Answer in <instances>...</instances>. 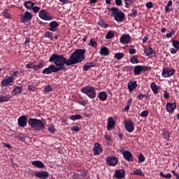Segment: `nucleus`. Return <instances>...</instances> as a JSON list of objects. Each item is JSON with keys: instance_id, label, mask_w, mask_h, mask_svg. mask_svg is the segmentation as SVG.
<instances>
[{"instance_id": "obj_51", "label": "nucleus", "mask_w": 179, "mask_h": 179, "mask_svg": "<svg viewBox=\"0 0 179 179\" xmlns=\"http://www.w3.org/2000/svg\"><path fill=\"white\" fill-rule=\"evenodd\" d=\"M176 34V31L173 29H171V32H169V34H166V37H167V38H170L171 37H173V36H174Z\"/></svg>"}, {"instance_id": "obj_32", "label": "nucleus", "mask_w": 179, "mask_h": 179, "mask_svg": "<svg viewBox=\"0 0 179 179\" xmlns=\"http://www.w3.org/2000/svg\"><path fill=\"white\" fill-rule=\"evenodd\" d=\"M36 4L31 1H24V6L28 10H30L33 8V6H34Z\"/></svg>"}, {"instance_id": "obj_5", "label": "nucleus", "mask_w": 179, "mask_h": 179, "mask_svg": "<svg viewBox=\"0 0 179 179\" xmlns=\"http://www.w3.org/2000/svg\"><path fill=\"white\" fill-rule=\"evenodd\" d=\"M33 19V14L29 11H25L23 14L20 15V23H29Z\"/></svg>"}, {"instance_id": "obj_40", "label": "nucleus", "mask_w": 179, "mask_h": 179, "mask_svg": "<svg viewBox=\"0 0 179 179\" xmlns=\"http://www.w3.org/2000/svg\"><path fill=\"white\" fill-rule=\"evenodd\" d=\"M10 99V96H0V103H5L6 101H9Z\"/></svg>"}, {"instance_id": "obj_34", "label": "nucleus", "mask_w": 179, "mask_h": 179, "mask_svg": "<svg viewBox=\"0 0 179 179\" xmlns=\"http://www.w3.org/2000/svg\"><path fill=\"white\" fill-rule=\"evenodd\" d=\"M20 74V73H19L17 71H10L9 73L10 77L14 80L16 79L15 78H19Z\"/></svg>"}, {"instance_id": "obj_45", "label": "nucleus", "mask_w": 179, "mask_h": 179, "mask_svg": "<svg viewBox=\"0 0 179 179\" xmlns=\"http://www.w3.org/2000/svg\"><path fill=\"white\" fill-rule=\"evenodd\" d=\"M113 37H114V31H109L106 36V40H110Z\"/></svg>"}, {"instance_id": "obj_50", "label": "nucleus", "mask_w": 179, "mask_h": 179, "mask_svg": "<svg viewBox=\"0 0 179 179\" xmlns=\"http://www.w3.org/2000/svg\"><path fill=\"white\" fill-rule=\"evenodd\" d=\"M40 9H41V8L37 6H34L31 8L34 13H38V12H40Z\"/></svg>"}, {"instance_id": "obj_28", "label": "nucleus", "mask_w": 179, "mask_h": 179, "mask_svg": "<svg viewBox=\"0 0 179 179\" xmlns=\"http://www.w3.org/2000/svg\"><path fill=\"white\" fill-rule=\"evenodd\" d=\"M31 164L38 169H44L45 167V165L40 161H33Z\"/></svg>"}, {"instance_id": "obj_11", "label": "nucleus", "mask_w": 179, "mask_h": 179, "mask_svg": "<svg viewBox=\"0 0 179 179\" xmlns=\"http://www.w3.org/2000/svg\"><path fill=\"white\" fill-rule=\"evenodd\" d=\"M173 73H176V69L164 68L162 70V76L163 78H170V76H173Z\"/></svg>"}, {"instance_id": "obj_54", "label": "nucleus", "mask_w": 179, "mask_h": 179, "mask_svg": "<svg viewBox=\"0 0 179 179\" xmlns=\"http://www.w3.org/2000/svg\"><path fill=\"white\" fill-rule=\"evenodd\" d=\"M44 92L45 93H48L50 92H52V88L51 87V85H48L44 88Z\"/></svg>"}, {"instance_id": "obj_43", "label": "nucleus", "mask_w": 179, "mask_h": 179, "mask_svg": "<svg viewBox=\"0 0 179 179\" xmlns=\"http://www.w3.org/2000/svg\"><path fill=\"white\" fill-rule=\"evenodd\" d=\"M70 120H71L72 121H76V120H82V115H73L70 117Z\"/></svg>"}, {"instance_id": "obj_22", "label": "nucleus", "mask_w": 179, "mask_h": 179, "mask_svg": "<svg viewBox=\"0 0 179 179\" xmlns=\"http://www.w3.org/2000/svg\"><path fill=\"white\" fill-rule=\"evenodd\" d=\"M114 176L117 179L124 178V177H125V170L118 169L115 171Z\"/></svg>"}, {"instance_id": "obj_29", "label": "nucleus", "mask_w": 179, "mask_h": 179, "mask_svg": "<svg viewBox=\"0 0 179 179\" xmlns=\"http://www.w3.org/2000/svg\"><path fill=\"white\" fill-rule=\"evenodd\" d=\"M150 87L154 94H157V93H159V86H157L156 83L155 82L151 83Z\"/></svg>"}, {"instance_id": "obj_21", "label": "nucleus", "mask_w": 179, "mask_h": 179, "mask_svg": "<svg viewBox=\"0 0 179 179\" xmlns=\"http://www.w3.org/2000/svg\"><path fill=\"white\" fill-rule=\"evenodd\" d=\"M59 27V24L57 21H52L49 23L50 31H57V30H58Z\"/></svg>"}, {"instance_id": "obj_9", "label": "nucleus", "mask_w": 179, "mask_h": 179, "mask_svg": "<svg viewBox=\"0 0 179 179\" xmlns=\"http://www.w3.org/2000/svg\"><path fill=\"white\" fill-rule=\"evenodd\" d=\"M38 16L43 20H52V15L47 10H41L38 13Z\"/></svg>"}, {"instance_id": "obj_3", "label": "nucleus", "mask_w": 179, "mask_h": 179, "mask_svg": "<svg viewBox=\"0 0 179 179\" xmlns=\"http://www.w3.org/2000/svg\"><path fill=\"white\" fill-rule=\"evenodd\" d=\"M111 11V15L114 17L116 22H123L125 19V14L118 8L112 7L110 8Z\"/></svg>"}, {"instance_id": "obj_6", "label": "nucleus", "mask_w": 179, "mask_h": 179, "mask_svg": "<svg viewBox=\"0 0 179 179\" xmlns=\"http://www.w3.org/2000/svg\"><path fill=\"white\" fill-rule=\"evenodd\" d=\"M44 67V62H41L37 65L33 62H29V64H26V68L28 69H34V71H40L42 68Z\"/></svg>"}, {"instance_id": "obj_13", "label": "nucleus", "mask_w": 179, "mask_h": 179, "mask_svg": "<svg viewBox=\"0 0 179 179\" xmlns=\"http://www.w3.org/2000/svg\"><path fill=\"white\" fill-rule=\"evenodd\" d=\"M124 128L127 132H134L135 127L134 126V122L132 120H125Z\"/></svg>"}, {"instance_id": "obj_23", "label": "nucleus", "mask_w": 179, "mask_h": 179, "mask_svg": "<svg viewBox=\"0 0 179 179\" xmlns=\"http://www.w3.org/2000/svg\"><path fill=\"white\" fill-rule=\"evenodd\" d=\"M15 80L9 76H8L6 78L2 80L1 81V85L3 86V87H6L10 85V83H13V81Z\"/></svg>"}, {"instance_id": "obj_30", "label": "nucleus", "mask_w": 179, "mask_h": 179, "mask_svg": "<svg viewBox=\"0 0 179 179\" xmlns=\"http://www.w3.org/2000/svg\"><path fill=\"white\" fill-rule=\"evenodd\" d=\"M100 55L107 57L110 54V50L106 47L101 48L99 50Z\"/></svg>"}, {"instance_id": "obj_59", "label": "nucleus", "mask_w": 179, "mask_h": 179, "mask_svg": "<svg viewBox=\"0 0 179 179\" xmlns=\"http://www.w3.org/2000/svg\"><path fill=\"white\" fill-rule=\"evenodd\" d=\"M146 8H148V9H151V8H153V3L152 2H148L145 4Z\"/></svg>"}, {"instance_id": "obj_2", "label": "nucleus", "mask_w": 179, "mask_h": 179, "mask_svg": "<svg viewBox=\"0 0 179 179\" xmlns=\"http://www.w3.org/2000/svg\"><path fill=\"white\" fill-rule=\"evenodd\" d=\"M28 124L31 128L35 129V131H41L45 128V124L41 120L36 118H29L28 120Z\"/></svg>"}, {"instance_id": "obj_14", "label": "nucleus", "mask_w": 179, "mask_h": 179, "mask_svg": "<svg viewBox=\"0 0 179 179\" xmlns=\"http://www.w3.org/2000/svg\"><path fill=\"white\" fill-rule=\"evenodd\" d=\"M35 177L40 179H48L50 174L45 171H39L34 173Z\"/></svg>"}, {"instance_id": "obj_61", "label": "nucleus", "mask_w": 179, "mask_h": 179, "mask_svg": "<svg viewBox=\"0 0 179 179\" xmlns=\"http://www.w3.org/2000/svg\"><path fill=\"white\" fill-rule=\"evenodd\" d=\"M115 3L117 6H121L122 5V0H115Z\"/></svg>"}, {"instance_id": "obj_15", "label": "nucleus", "mask_w": 179, "mask_h": 179, "mask_svg": "<svg viewBox=\"0 0 179 179\" xmlns=\"http://www.w3.org/2000/svg\"><path fill=\"white\" fill-rule=\"evenodd\" d=\"M123 157L127 162H134V155L128 150H123L122 152Z\"/></svg>"}, {"instance_id": "obj_49", "label": "nucleus", "mask_w": 179, "mask_h": 179, "mask_svg": "<svg viewBox=\"0 0 179 179\" xmlns=\"http://www.w3.org/2000/svg\"><path fill=\"white\" fill-rule=\"evenodd\" d=\"M136 15H138V10L136 9H132L131 13L129 14V16H130V17H135Z\"/></svg>"}, {"instance_id": "obj_64", "label": "nucleus", "mask_w": 179, "mask_h": 179, "mask_svg": "<svg viewBox=\"0 0 179 179\" xmlns=\"http://www.w3.org/2000/svg\"><path fill=\"white\" fill-rule=\"evenodd\" d=\"M145 97L144 94L142 93H140L138 96H137V99H139V100H143V98Z\"/></svg>"}, {"instance_id": "obj_1", "label": "nucleus", "mask_w": 179, "mask_h": 179, "mask_svg": "<svg viewBox=\"0 0 179 179\" xmlns=\"http://www.w3.org/2000/svg\"><path fill=\"white\" fill-rule=\"evenodd\" d=\"M85 54H86V50L76 49L68 59L64 57V55L52 54L49 58V62H54L57 69L65 71V65L69 66L83 62L85 59Z\"/></svg>"}, {"instance_id": "obj_31", "label": "nucleus", "mask_w": 179, "mask_h": 179, "mask_svg": "<svg viewBox=\"0 0 179 179\" xmlns=\"http://www.w3.org/2000/svg\"><path fill=\"white\" fill-rule=\"evenodd\" d=\"M131 104H132V98H129L127 101V106L123 108L124 113H129V108H131Z\"/></svg>"}, {"instance_id": "obj_38", "label": "nucleus", "mask_w": 179, "mask_h": 179, "mask_svg": "<svg viewBox=\"0 0 179 179\" xmlns=\"http://www.w3.org/2000/svg\"><path fill=\"white\" fill-rule=\"evenodd\" d=\"M125 57V54L123 52H117L114 55V58L115 59H117V61H120V59H122Z\"/></svg>"}, {"instance_id": "obj_18", "label": "nucleus", "mask_w": 179, "mask_h": 179, "mask_svg": "<svg viewBox=\"0 0 179 179\" xmlns=\"http://www.w3.org/2000/svg\"><path fill=\"white\" fill-rule=\"evenodd\" d=\"M172 45L174 48H171V54H177V52L179 51V41L175 39L172 40Z\"/></svg>"}, {"instance_id": "obj_33", "label": "nucleus", "mask_w": 179, "mask_h": 179, "mask_svg": "<svg viewBox=\"0 0 179 179\" xmlns=\"http://www.w3.org/2000/svg\"><path fill=\"white\" fill-rule=\"evenodd\" d=\"M107 97H108L107 92L103 91L99 92V98L101 101H106V100H107Z\"/></svg>"}, {"instance_id": "obj_16", "label": "nucleus", "mask_w": 179, "mask_h": 179, "mask_svg": "<svg viewBox=\"0 0 179 179\" xmlns=\"http://www.w3.org/2000/svg\"><path fill=\"white\" fill-rule=\"evenodd\" d=\"M18 125L21 128H24L27 125V116L22 115L17 120Z\"/></svg>"}, {"instance_id": "obj_52", "label": "nucleus", "mask_w": 179, "mask_h": 179, "mask_svg": "<svg viewBox=\"0 0 179 179\" xmlns=\"http://www.w3.org/2000/svg\"><path fill=\"white\" fill-rule=\"evenodd\" d=\"M148 115H149V110H143L141 113V117H145V118H146V117H148Z\"/></svg>"}, {"instance_id": "obj_63", "label": "nucleus", "mask_w": 179, "mask_h": 179, "mask_svg": "<svg viewBox=\"0 0 179 179\" xmlns=\"http://www.w3.org/2000/svg\"><path fill=\"white\" fill-rule=\"evenodd\" d=\"M170 97V93L167 92L166 91L164 93V98L169 99Z\"/></svg>"}, {"instance_id": "obj_47", "label": "nucleus", "mask_w": 179, "mask_h": 179, "mask_svg": "<svg viewBox=\"0 0 179 179\" xmlns=\"http://www.w3.org/2000/svg\"><path fill=\"white\" fill-rule=\"evenodd\" d=\"M145 156H143V154L141 153L138 157V163H143L145 162Z\"/></svg>"}, {"instance_id": "obj_4", "label": "nucleus", "mask_w": 179, "mask_h": 179, "mask_svg": "<svg viewBox=\"0 0 179 179\" xmlns=\"http://www.w3.org/2000/svg\"><path fill=\"white\" fill-rule=\"evenodd\" d=\"M81 93L86 94L89 99H96V96H97L96 88L90 85L83 87L81 89Z\"/></svg>"}, {"instance_id": "obj_12", "label": "nucleus", "mask_w": 179, "mask_h": 179, "mask_svg": "<svg viewBox=\"0 0 179 179\" xmlns=\"http://www.w3.org/2000/svg\"><path fill=\"white\" fill-rule=\"evenodd\" d=\"M106 163L107 166L114 167V166H117V164H118V158H117V157H106Z\"/></svg>"}, {"instance_id": "obj_37", "label": "nucleus", "mask_w": 179, "mask_h": 179, "mask_svg": "<svg viewBox=\"0 0 179 179\" xmlns=\"http://www.w3.org/2000/svg\"><path fill=\"white\" fill-rule=\"evenodd\" d=\"M170 133L169 132V131L164 129L163 132H162V136L164 138V139H166V141H170Z\"/></svg>"}, {"instance_id": "obj_35", "label": "nucleus", "mask_w": 179, "mask_h": 179, "mask_svg": "<svg viewBox=\"0 0 179 179\" xmlns=\"http://www.w3.org/2000/svg\"><path fill=\"white\" fill-rule=\"evenodd\" d=\"M131 174L132 176H140L141 177H145V174H143L142 170L139 169H136L134 171H133V173Z\"/></svg>"}, {"instance_id": "obj_39", "label": "nucleus", "mask_w": 179, "mask_h": 179, "mask_svg": "<svg viewBox=\"0 0 179 179\" xmlns=\"http://www.w3.org/2000/svg\"><path fill=\"white\" fill-rule=\"evenodd\" d=\"M170 6H173V1L169 0L166 4V6H165V12L166 13H169V12H171V9H170Z\"/></svg>"}, {"instance_id": "obj_55", "label": "nucleus", "mask_w": 179, "mask_h": 179, "mask_svg": "<svg viewBox=\"0 0 179 179\" xmlns=\"http://www.w3.org/2000/svg\"><path fill=\"white\" fill-rule=\"evenodd\" d=\"M71 131H73L74 132H79L80 131V128L78 126H73L71 128Z\"/></svg>"}, {"instance_id": "obj_58", "label": "nucleus", "mask_w": 179, "mask_h": 179, "mask_svg": "<svg viewBox=\"0 0 179 179\" xmlns=\"http://www.w3.org/2000/svg\"><path fill=\"white\" fill-rule=\"evenodd\" d=\"M3 16H4L6 19H10V16L9 15V13H8V11H3Z\"/></svg>"}, {"instance_id": "obj_7", "label": "nucleus", "mask_w": 179, "mask_h": 179, "mask_svg": "<svg viewBox=\"0 0 179 179\" xmlns=\"http://www.w3.org/2000/svg\"><path fill=\"white\" fill-rule=\"evenodd\" d=\"M59 71L60 70L57 68V66L51 64L48 68L43 69L42 73L45 75H50V73H57V72H59Z\"/></svg>"}, {"instance_id": "obj_60", "label": "nucleus", "mask_w": 179, "mask_h": 179, "mask_svg": "<svg viewBox=\"0 0 179 179\" xmlns=\"http://www.w3.org/2000/svg\"><path fill=\"white\" fill-rule=\"evenodd\" d=\"M129 52L130 55H134V54L136 53V49L130 48V50H129Z\"/></svg>"}, {"instance_id": "obj_57", "label": "nucleus", "mask_w": 179, "mask_h": 179, "mask_svg": "<svg viewBox=\"0 0 179 179\" xmlns=\"http://www.w3.org/2000/svg\"><path fill=\"white\" fill-rule=\"evenodd\" d=\"M105 139H106V141H107L108 143H110V142H111V136H110L108 134H106Z\"/></svg>"}, {"instance_id": "obj_53", "label": "nucleus", "mask_w": 179, "mask_h": 179, "mask_svg": "<svg viewBox=\"0 0 179 179\" xmlns=\"http://www.w3.org/2000/svg\"><path fill=\"white\" fill-rule=\"evenodd\" d=\"M48 130L51 134H54L55 132V127H54L53 124H51L50 126H49Z\"/></svg>"}, {"instance_id": "obj_17", "label": "nucleus", "mask_w": 179, "mask_h": 179, "mask_svg": "<svg viewBox=\"0 0 179 179\" xmlns=\"http://www.w3.org/2000/svg\"><path fill=\"white\" fill-rule=\"evenodd\" d=\"M92 152L94 156H97V155H100V153L103 152V148L101 147V145L99 143H95Z\"/></svg>"}, {"instance_id": "obj_48", "label": "nucleus", "mask_w": 179, "mask_h": 179, "mask_svg": "<svg viewBox=\"0 0 179 179\" xmlns=\"http://www.w3.org/2000/svg\"><path fill=\"white\" fill-rule=\"evenodd\" d=\"M160 177H162L163 178H171V173H167L164 175L163 172L159 173Z\"/></svg>"}, {"instance_id": "obj_41", "label": "nucleus", "mask_w": 179, "mask_h": 179, "mask_svg": "<svg viewBox=\"0 0 179 179\" xmlns=\"http://www.w3.org/2000/svg\"><path fill=\"white\" fill-rule=\"evenodd\" d=\"M125 5H127L126 8H129V6H134V3L135 1L134 0H124Z\"/></svg>"}, {"instance_id": "obj_20", "label": "nucleus", "mask_w": 179, "mask_h": 179, "mask_svg": "<svg viewBox=\"0 0 179 179\" xmlns=\"http://www.w3.org/2000/svg\"><path fill=\"white\" fill-rule=\"evenodd\" d=\"M177 108V105L176 104V102L174 103H167L166 106V110L167 113H174V110Z\"/></svg>"}, {"instance_id": "obj_8", "label": "nucleus", "mask_w": 179, "mask_h": 179, "mask_svg": "<svg viewBox=\"0 0 179 179\" xmlns=\"http://www.w3.org/2000/svg\"><path fill=\"white\" fill-rule=\"evenodd\" d=\"M151 68L148 66L137 65L134 66V73L136 76L141 75V72L150 71Z\"/></svg>"}, {"instance_id": "obj_25", "label": "nucleus", "mask_w": 179, "mask_h": 179, "mask_svg": "<svg viewBox=\"0 0 179 179\" xmlns=\"http://www.w3.org/2000/svg\"><path fill=\"white\" fill-rule=\"evenodd\" d=\"M22 90H23L22 86H14L11 92V94L12 96H17V94L22 93Z\"/></svg>"}, {"instance_id": "obj_42", "label": "nucleus", "mask_w": 179, "mask_h": 179, "mask_svg": "<svg viewBox=\"0 0 179 179\" xmlns=\"http://www.w3.org/2000/svg\"><path fill=\"white\" fill-rule=\"evenodd\" d=\"M98 24L101 27H103V29H107V27H108V24H106L104 20H99V22H98Z\"/></svg>"}, {"instance_id": "obj_36", "label": "nucleus", "mask_w": 179, "mask_h": 179, "mask_svg": "<svg viewBox=\"0 0 179 179\" xmlns=\"http://www.w3.org/2000/svg\"><path fill=\"white\" fill-rule=\"evenodd\" d=\"M54 34L52 32L50 31H45L44 34H43V37H45V38H50V40H54Z\"/></svg>"}, {"instance_id": "obj_44", "label": "nucleus", "mask_w": 179, "mask_h": 179, "mask_svg": "<svg viewBox=\"0 0 179 179\" xmlns=\"http://www.w3.org/2000/svg\"><path fill=\"white\" fill-rule=\"evenodd\" d=\"M89 45L92 47V48H97V42L93 39H90Z\"/></svg>"}, {"instance_id": "obj_26", "label": "nucleus", "mask_w": 179, "mask_h": 179, "mask_svg": "<svg viewBox=\"0 0 179 179\" xmlns=\"http://www.w3.org/2000/svg\"><path fill=\"white\" fill-rule=\"evenodd\" d=\"M97 65V62H87L84 66H83V69L85 71H89L90 68H94Z\"/></svg>"}, {"instance_id": "obj_46", "label": "nucleus", "mask_w": 179, "mask_h": 179, "mask_svg": "<svg viewBox=\"0 0 179 179\" xmlns=\"http://www.w3.org/2000/svg\"><path fill=\"white\" fill-rule=\"evenodd\" d=\"M130 62L131 64H139V60H138V57L136 56H133L131 59H130Z\"/></svg>"}, {"instance_id": "obj_19", "label": "nucleus", "mask_w": 179, "mask_h": 179, "mask_svg": "<svg viewBox=\"0 0 179 179\" xmlns=\"http://www.w3.org/2000/svg\"><path fill=\"white\" fill-rule=\"evenodd\" d=\"M138 87V84L136 83V80H130L127 83V89L129 93H132L134 89Z\"/></svg>"}, {"instance_id": "obj_24", "label": "nucleus", "mask_w": 179, "mask_h": 179, "mask_svg": "<svg viewBox=\"0 0 179 179\" xmlns=\"http://www.w3.org/2000/svg\"><path fill=\"white\" fill-rule=\"evenodd\" d=\"M131 41V36L128 34H123L120 37V42L121 44H128Z\"/></svg>"}, {"instance_id": "obj_56", "label": "nucleus", "mask_w": 179, "mask_h": 179, "mask_svg": "<svg viewBox=\"0 0 179 179\" xmlns=\"http://www.w3.org/2000/svg\"><path fill=\"white\" fill-rule=\"evenodd\" d=\"M28 90L29 92H34V90H36V86L34 85H29Z\"/></svg>"}, {"instance_id": "obj_10", "label": "nucleus", "mask_w": 179, "mask_h": 179, "mask_svg": "<svg viewBox=\"0 0 179 179\" xmlns=\"http://www.w3.org/2000/svg\"><path fill=\"white\" fill-rule=\"evenodd\" d=\"M143 47L144 48V54H145V55H147L148 58H153V55L154 57H156V52L153 50V48H152V47L149 45L148 46L143 45Z\"/></svg>"}, {"instance_id": "obj_27", "label": "nucleus", "mask_w": 179, "mask_h": 179, "mask_svg": "<svg viewBox=\"0 0 179 179\" xmlns=\"http://www.w3.org/2000/svg\"><path fill=\"white\" fill-rule=\"evenodd\" d=\"M114 127H115V121H114V119L110 117L108 118V122L107 126L108 131H111V129H114Z\"/></svg>"}, {"instance_id": "obj_62", "label": "nucleus", "mask_w": 179, "mask_h": 179, "mask_svg": "<svg viewBox=\"0 0 179 179\" xmlns=\"http://www.w3.org/2000/svg\"><path fill=\"white\" fill-rule=\"evenodd\" d=\"M78 104H80V106H86L87 103L86 101L83 100V101H77Z\"/></svg>"}]
</instances>
